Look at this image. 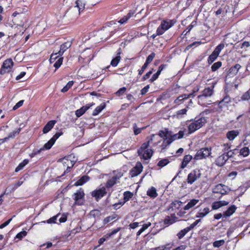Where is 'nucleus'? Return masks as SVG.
<instances>
[{
    "mask_svg": "<svg viewBox=\"0 0 250 250\" xmlns=\"http://www.w3.org/2000/svg\"><path fill=\"white\" fill-rule=\"evenodd\" d=\"M154 136V135H153L150 138L148 139L147 138V139H148V141L144 143L141 145L140 148L138 149L137 153L138 155L144 160H148L150 159L153 155V150L148 148V147L150 142L153 140V137Z\"/></svg>",
    "mask_w": 250,
    "mask_h": 250,
    "instance_id": "f257e3e1",
    "label": "nucleus"
},
{
    "mask_svg": "<svg viewBox=\"0 0 250 250\" xmlns=\"http://www.w3.org/2000/svg\"><path fill=\"white\" fill-rule=\"evenodd\" d=\"M207 123L205 117H196L188 126V133L191 134L201 128Z\"/></svg>",
    "mask_w": 250,
    "mask_h": 250,
    "instance_id": "f03ea898",
    "label": "nucleus"
},
{
    "mask_svg": "<svg viewBox=\"0 0 250 250\" xmlns=\"http://www.w3.org/2000/svg\"><path fill=\"white\" fill-rule=\"evenodd\" d=\"M230 190V189L228 186L222 184H219L212 188V192L213 193L221 194V196L219 197V199H220L222 196L227 194Z\"/></svg>",
    "mask_w": 250,
    "mask_h": 250,
    "instance_id": "7ed1b4c3",
    "label": "nucleus"
},
{
    "mask_svg": "<svg viewBox=\"0 0 250 250\" xmlns=\"http://www.w3.org/2000/svg\"><path fill=\"white\" fill-rule=\"evenodd\" d=\"M211 147H203L198 150L196 152L194 158L196 160H201L210 156L211 154Z\"/></svg>",
    "mask_w": 250,
    "mask_h": 250,
    "instance_id": "20e7f679",
    "label": "nucleus"
},
{
    "mask_svg": "<svg viewBox=\"0 0 250 250\" xmlns=\"http://www.w3.org/2000/svg\"><path fill=\"white\" fill-rule=\"evenodd\" d=\"M184 135V131L180 130L177 134H175L172 136L170 138H166L164 139L161 146L162 149H164L166 147L171 144L174 140L176 139H179L183 137Z\"/></svg>",
    "mask_w": 250,
    "mask_h": 250,
    "instance_id": "39448f33",
    "label": "nucleus"
},
{
    "mask_svg": "<svg viewBox=\"0 0 250 250\" xmlns=\"http://www.w3.org/2000/svg\"><path fill=\"white\" fill-rule=\"evenodd\" d=\"M174 22L172 21H164L158 27L156 30L157 35H162L164 32L171 27L174 25Z\"/></svg>",
    "mask_w": 250,
    "mask_h": 250,
    "instance_id": "423d86ee",
    "label": "nucleus"
},
{
    "mask_svg": "<svg viewBox=\"0 0 250 250\" xmlns=\"http://www.w3.org/2000/svg\"><path fill=\"white\" fill-rule=\"evenodd\" d=\"M14 65V62L11 59H8L5 60L0 69V74L3 75L11 71Z\"/></svg>",
    "mask_w": 250,
    "mask_h": 250,
    "instance_id": "0eeeda50",
    "label": "nucleus"
},
{
    "mask_svg": "<svg viewBox=\"0 0 250 250\" xmlns=\"http://www.w3.org/2000/svg\"><path fill=\"white\" fill-rule=\"evenodd\" d=\"M201 176V174L199 170H193L188 174L187 181L188 184L191 185L197 179L200 178Z\"/></svg>",
    "mask_w": 250,
    "mask_h": 250,
    "instance_id": "6e6552de",
    "label": "nucleus"
},
{
    "mask_svg": "<svg viewBox=\"0 0 250 250\" xmlns=\"http://www.w3.org/2000/svg\"><path fill=\"white\" fill-rule=\"evenodd\" d=\"M62 133L61 132H57L50 139L49 141H48L46 143H45L43 146L40 148L41 151H42L44 149L48 150L50 149L53 145L55 143L56 140L62 135Z\"/></svg>",
    "mask_w": 250,
    "mask_h": 250,
    "instance_id": "1a4fd4ad",
    "label": "nucleus"
},
{
    "mask_svg": "<svg viewBox=\"0 0 250 250\" xmlns=\"http://www.w3.org/2000/svg\"><path fill=\"white\" fill-rule=\"evenodd\" d=\"M107 193L105 188L102 187V188L95 190L91 192L92 197H95L96 201H99L102 197H103Z\"/></svg>",
    "mask_w": 250,
    "mask_h": 250,
    "instance_id": "9d476101",
    "label": "nucleus"
},
{
    "mask_svg": "<svg viewBox=\"0 0 250 250\" xmlns=\"http://www.w3.org/2000/svg\"><path fill=\"white\" fill-rule=\"evenodd\" d=\"M143 167L141 162H137L129 172V175L131 177H134L139 175L143 170Z\"/></svg>",
    "mask_w": 250,
    "mask_h": 250,
    "instance_id": "9b49d317",
    "label": "nucleus"
},
{
    "mask_svg": "<svg viewBox=\"0 0 250 250\" xmlns=\"http://www.w3.org/2000/svg\"><path fill=\"white\" fill-rule=\"evenodd\" d=\"M84 196V193L83 190L80 188L76 192L74 193V199L75 201L76 204L78 205H82L83 204V202L81 201L80 200L82 199Z\"/></svg>",
    "mask_w": 250,
    "mask_h": 250,
    "instance_id": "f8f14e48",
    "label": "nucleus"
},
{
    "mask_svg": "<svg viewBox=\"0 0 250 250\" xmlns=\"http://www.w3.org/2000/svg\"><path fill=\"white\" fill-rule=\"evenodd\" d=\"M231 102V99L229 96H226L220 101L217 102L218 107L222 110L223 109L227 106V104Z\"/></svg>",
    "mask_w": 250,
    "mask_h": 250,
    "instance_id": "ddd939ff",
    "label": "nucleus"
},
{
    "mask_svg": "<svg viewBox=\"0 0 250 250\" xmlns=\"http://www.w3.org/2000/svg\"><path fill=\"white\" fill-rule=\"evenodd\" d=\"M94 103H92L91 104H87L85 106H83L80 109L77 110L75 112V114L77 117H80L82 115H83L86 110H87L89 108H90L92 106L94 105Z\"/></svg>",
    "mask_w": 250,
    "mask_h": 250,
    "instance_id": "4468645a",
    "label": "nucleus"
},
{
    "mask_svg": "<svg viewBox=\"0 0 250 250\" xmlns=\"http://www.w3.org/2000/svg\"><path fill=\"white\" fill-rule=\"evenodd\" d=\"M198 104L202 106H207L208 105L211 104L212 103L211 101L208 100L207 97H203V96L199 95L197 97Z\"/></svg>",
    "mask_w": 250,
    "mask_h": 250,
    "instance_id": "2eb2a0df",
    "label": "nucleus"
},
{
    "mask_svg": "<svg viewBox=\"0 0 250 250\" xmlns=\"http://www.w3.org/2000/svg\"><path fill=\"white\" fill-rule=\"evenodd\" d=\"M228 160V159H227L226 154H222L216 158L215 160V164L219 167H222L225 164Z\"/></svg>",
    "mask_w": 250,
    "mask_h": 250,
    "instance_id": "dca6fc26",
    "label": "nucleus"
},
{
    "mask_svg": "<svg viewBox=\"0 0 250 250\" xmlns=\"http://www.w3.org/2000/svg\"><path fill=\"white\" fill-rule=\"evenodd\" d=\"M210 212L209 208L206 207L204 208H201L196 214V218H202L205 217Z\"/></svg>",
    "mask_w": 250,
    "mask_h": 250,
    "instance_id": "f3484780",
    "label": "nucleus"
},
{
    "mask_svg": "<svg viewBox=\"0 0 250 250\" xmlns=\"http://www.w3.org/2000/svg\"><path fill=\"white\" fill-rule=\"evenodd\" d=\"M56 123V121L55 120H51L49 121L43 128V133L44 134L48 133L54 127Z\"/></svg>",
    "mask_w": 250,
    "mask_h": 250,
    "instance_id": "a211bd4d",
    "label": "nucleus"
},
{
    "mask_svg": "<svg viewBox=\"0 0 250 250\" xmlns=\"http://www.w3.org/2000/svg\"><path fill=\"white\" fill-rule=\"evenodd\" d=\"M237 208V207L233 205L230 206L227 210H226L223 213V217L225 218H227L228 217L230 216L231 215H232L235 211H236Z\"/></svg>",
    "mask_w": 250,
    "mask_h": 250,
    "instance_id": "6ab92c4d",
    "label": "nucleus"
},
{
    "mask_svg": "<svg viewBox=\"0 0 250 250\" xmlns=\"http://www.w3.org/2000/svg\"><path fill=\"white\" fill-rule=\"evenodd\" d=\"M71 46V43L70 42H66L62 44L60 46V49L58 52L59 55L62 56L64 52Z\"/></svg>",
    "mask_w": 250,
    "mask_h": 250,
    "instance_id": "aec40b11",
    "label": "nucleus"
},
{
    "mask_svg": "<svg viewBox=\"0 0 250 250\" xmlns=\"http://www.w3.org/2000/svg\"><path fill=\"white\" fill-rule=\"evenodd\" d=\"M85 2L83 0H77L75 2L74 8H77L79 14L82 11L85 7Z\"/></svg>",
    "mask_w": 250,
    "mask_h": 250,
    "instance_id": "412c9836",
    "label": "nucleus"
},
{
    "mask_svg": "<svg viewBox=\"0 0 250 250\" xmlns=\"http://www.w3.org/2000/svg\"><path fill=\"white\" fill-rule=\"evenodd\" d=\"M213 93V87H208L205 88L202 91V94L200 96L207 97L208 98L210 97Z\"/></svg>",
    "mask_w": 250,
    "mask_h": 250,
    "instance_id": "4be33fe9",
    "label": "nucleus"
},
{
    "mask_svg": "<svg viewBox=\"0 0 250 250\" xmlns=\"http://www.w3.org/2000/svg\"><path fill=\"white\" fill-rule=\"evenodd\" d=\"M90 178L87 175L83 176L79 180H78L74 184L76 186H82L86 182H88Z\"/></svg>",
    "mask_w": 250,
    "mask_h": 250,
    "instance_id": "5701e85b",
    "label": "nucleus"
},
{
    "mask_svg": "<svg viewBox=\"0 0 250 250\" xmlns=\"http://www.w3.org/2000/svg\"><path fill=\"white\" fill-rule=\"evenodd\" d=\"M239 134V132L236 130H233L231 131H229L227 133V138L230 140H233Z\"/></svg>",
    "mask_w": 250,
    "mask_h": 250,
    "instance_id": "b1692460",
    "label": "nucleus"
},
{
    "mask_svg": "<svg viewBox=\"0 0 250 250\" xmlns=\"http://www.w3.org/2000/svg\"><path fill=\"white\" fill-rule=\"evenodd\" d=\"M194 96V93H190L189 94H182L176 98V99L175 100V103L178 104L179 102L182 101L189 98L191 97H193Z\"/></svg>",
    "mask_w": 250,
    "mask_h": 250,
    "instance_id": "393cba45",
    "label": "nucleus"
},
{
    "mask_svg": "<svg viewBox=\"0 0 250 250\" xmlns=\"http://www.w3.org/2000/svg\"><path fill=\"white\" fill-rule=\"evenodd\" d=\"M199 200L193 199L191 200L184 208L185 210H188L190 208L195 206L198 202Z\"/></svg>",
    "mask_w": 250,
    "mask_h": 250,
    "instance_id": "a878e982",
    "label": "nucleus"
},
{
    "mask_svg": "<svg viewBox=\"0 0 250 250\" xmlns=\"http://www.w3.org/2000/svg\"><path fill=\"white\" fill-rule=\"evenodd\" d=\"M192 156L190 155H187L185 156L181 166V168L183 169L186 167L187 166L188 163L192 159Z\"/></svg>",
    "mask_w": 250,
    "mask_h": 250,
    "instance_id": "bb28decb",
    "label": "nucleus"
},
{
    "mask_svg": "<svg viewBox=\"0 0 250 250\" xmlns=\"http://www.w3.org/2000/svg\"><path fill=\"white\" fill-rule=\"evenodd\" d=\"M146 194L148 196H149L151 198H156L158 196V194L157 193L156 189L153 187H151L150 188H149L147 190V191L146 192Z\"/></svg>",
    "mask_w": 250,
    "mask_h": 250,
    "instance_id": "cd10ccee",
    "label": "nucleus"
},
{
    "mask_svg": "<svg viewBox=\"0 0 250 250\" xmlns=\"http://www.w3.org/2000/svg\"><path fill=\"white\" fill-rule=\"evenodd\" d=\"M105 107V103H102L98 106L93 111L92 115L96 116L100 113Z\"/></svg>",
    "mask_w": 250,
    "mask_h": 250,
    "instance_id": "c85d7f7f",
    "label": "nucleus"
},
{
    "mask_svg": "<svg viewBox=\"0 0 250 250\" xmlns=\"http://www.w3.org/2000/svg\"><path fill=\"white\" fill-rule=\"evenodd\" d=\"M218 56L219 55H218L217 54L213 51L212 53L208 57V63L209 64H211L212 63H213L217 58Z\"/></svg>",
    "mask_w": 250,
    "mask_h": 250,
    "instance_id": "c756f323",
    "label": "nucleus"
},
{
    "mask_svg": "<svg viewBox=\"0 0 250 250\" xmlns=\"http://www.w3.org/2000/svg\"><path fill=\"white\" fill-rule=\"evenodd\" d=\"M190 230V228L188 227H187L185 228L184 229L181 230L180 231H179L177 234V236H178V238L181 239L183 237L185 236V235Z\"/></svg>",
    "mask_w": 250,
    "mask_h": 250,
    "instance_id": "7c9ffc66",
    "label": "nucleus"
},
{
    "mask_svg": "<svg viewBox=\"0 0 250 250\" xmlns=\"http://www.w3.org/2000/svg\"><path fill=\"white\" fill-rule=\"evenodd\" d=\"M29 161L27 159H24L21 163L15 169V172H18L20 170L23 169V168L28 164Z\"/></svg>",
    "mask_w": 250,
    "mask_h": 250,
    "instance_id": "2f4dec72",
    "label": "nucleus"
},
{
    "mask_svg": "<svg viewBox=\"0 0 250 250\" xmlns=\"http://www.w3.org/2000/svg\"><path fill=\"white\" fill-rule=\"evenodd\" d=\"M222 65V62L220 61L214 63L211 67V71L212 72L217 71L219 68L221 67Z\"/></svg>",
    "mask_w": 250,
    "mask_h": 250,
    "instance_id": "473e14b6",
    "label": "nucleus"
},
{
    "mask_svg": "<svg viewBox=\"0 0 250 250\" xmlns=\"http://www.w3.org/2000/svg\"><path fill=\"white\" fill-rule=\"evenodd\" d=\"M61 57V55H59V54H58V52L56 53H53L50 56L49 62L51 63H52L54 62L59 58Z\"/></svg>",
    "mask_w": 250,
    "mask_h": 250,
    "instance_id": "72a5a7b5",
    "label": "nucleus"
},
{
    "mask_svg": "<svg viewBox=\"0 0 250 250\" xmlns=\"http://www.w3.org/2000/svg\"><path fill=\"white\" fill-rule=\"evenodd\" d=\"M146 127H143L141 128L138 127L136 124H134L133 125V129L134 133L135 135H137L139 134H140L142 132V131Z\"/></svg>",
    "mask_w": 250,
    "mask_h": 250,
    "instance_id": "f704fd0d",
    "label": "nucleus"
},
{
    "mask_svg": "<svg viewBox=\"0 0 250 250\" xmlns=\"http://www.w3.org/2000/svg\"><path fill=\"white\" fill-rule=\"evenodd\" d=\"M63 58L62 57L59 58L56 61L54 62V66L55 67L56 69H58L62 65L63 62Z\"/></svg>",
    "mask_w": 250,
    "mask_h": 250,
    "instance_id": "c9c22d12",
    "label": "nucleus"
},
{
    "mask_svg": "<svg viewBox=\"0 0 250 250\" xmlns=\"http://www.w3.org/2000/svg\"><path fill=\"white\" fill-rule=\"evenodd\" d=\"M250 149L248 147H244L240 150V154L244 157H247L249 155Z\"/></svg>",
    "mask_w": 250,
    "mask_h": 250,
    "instance_id": "e433bc0d",
    "label": "nucleus"
},
{
    "mask_svg": "<svg viewBox=\"0 0 250 250\" xmlns=\"http://www.w3.org/2000/svg\"><path fill=\"white\" fill-rule=\"evenodd\" d=\"M21 130V128H18L16 130H13L12 132L9 133L8 137L10 138H14L16 135L19 134Z\"/></svg>",
    "mask_w": 250,
    "mask_h": 250,
    "instance_id": "4c0bfd02",
    "label": "nucleus"
},
{
    "mask_svg": "<svg viewBox=\"0 0 250 250\" xmlns=\"http://www.w3.org/2000/svg\"><path fill=\"white\" fill-rule=\"evenodd\" d=\"M120 60L121 57L120 56H117L115 58L112 60L110 64L113 67H116L118 64Z\"/></svg>",
    "mask_w": 250,
    "mask_h": 250,
    "instance_id": "58836bf2",
    "label": "nucleus"
},
{
    "mask_svg": "<svg viewBox=\"0 0 250 250\" xmlns=\"http://www.w3.org/2000/svg\"><path fill=\"white\" fill-rule=\"evenodd\" d=\"M151 225V223L148 222L147 224H144L142 228H141L139 231L137 232V235H140L142 233H143L146 229L150 226Z\"/></svg>",
    "mask_w": 250,
    "mask_h": 250,
    "instance_id": "ea45409f",
    "label": "nucleus"
},
{
    "mask_svg": "<svg viewBox=\"0 0 250 250\" xmlns=\"http://www.w3.org/2000/svg\"><path fill=\"white\" fill-rule=\"evenodd\" d=\"M224 47L225 44L224 43H221L216 47L213 52L218 55H219L220 53L224 48Z\"/></svg>",
    "mask_w": 250,
    "mask_h": 250,
    "instance_id": "a19ab883",
    "label": "nucleus"
},
{
    "mask_svg": "<svg viewBox=\"0 0 250 250\" xmlns=\"http://www.w3.org/2000/svg\"><path fill=\"white\" fill-rule=\"evenodd\" d=\"M58 216V215H55L53 216L52 217L50 218V219L47 220L46 221H43L40 223H48V224H52V223H56V221L57 219V217Z\"/></svg>",
    "mask_w": 250,
    "mask_h": 250,
    "instance_id": "79ce46f5",
    "label": "nucleus"
},
{
    "mask_svg": "<svg viewBox=\"0 0 250 250\" xmlns=\"http://www.w3.org/2000/svg\"><path fill=\"white\" fill-rule=\"evenodd\" d=\"M169 161L168 160V159H163L161 160H160L157 165L158 166L160 167H165V166H166L167 164H168L169 163Z\"/></svg>",
    "mask_w": 250,
    "mask_h": 250,
    "instance_id": "37998d69",
    "label": "nucleus"
},
{
    "mask_svg": "<svg viewBox=\"0 0 250 250\" xmlns=\"http://www.w3.org/2000/svg\"><path fill=\"white\" fill-rule=\"evenodd\" d=\"M73 83V81L68 82L67 84L62 89V92H65L67 91L72 87Z\"/></svg>",
    "mask_w": 250,
    "mask_h": 250,
    "instance_id": "c03bdc74",
    "label": "nucleus"
},
{
    "mask_svg": "<svg viewBox=\"0 0 250 250\" xmlns=\"http://www.w3.org/2000/svg\"><path fill=\"white\" fill-rule=\"evenodd\" d=\"M117 215L116 214H113L111 216H109L108 217H106L105 218L103 221V223L104 225L107 224V223L109 222L110 221L113 220V219H115L116 218Z\"/></svg>",
    "mask_w": 250,
    "mask_h": 250,
    "instance_id": "a18cd8bd",
    "label": "nucleus"
},
{
    "mask_svg": "<svg viewBox=\"0 0 250 250\" xmlns=\"http://www.w3.org/2000/svg\"><path fill=\"white\" fill-rule=\"evenodd\" d=\"M125 202L128 201L133 196V194L130 191H126L124 194Z\"/></svg>",
    "mask_w": 250,
    "mask_h": 250,
    "instance_id": "49530a36",
    "label": "nucleus"
},
{
    "mask_svg": "<svg viewBox=\"0 0 250 250\" xmlns=\"http://www.w3.org/2000/svg\"><path fill=\"white\" fill-rule=\"evenodd\" d=\"M236 151H237V149H234L232 150L230 149L229 151H227V153L226 154L227 159H229L230 158L233 157L236 154Z\"/></svg>",
    "mask_w": 250,
    "mask_h": 250,
    "instance_id": "de8ad7c7",
    "label": "nucleus"
},
{
    "mask_svg": "<svg viewBox=\"0 0 250 250\" xmlns=\"http://www.w3.org/2000/svg\"><path fill=\"white\" fill-rule=\"evenodd\" d=\"M27 235V232L25 230L21 231L18 233L16 237H15V239H19V240H21L22 238L25 237Z\"/></svg>",
    "mask_w": 250,
    "mask_h": 250,
    "instance_id": "09e8293b",
    "label": "nucleus"
},
{
    "mask_svg": "<svg viewBox=\"0 0 250 250\" xmlns=\"http://www.w3.org/2000/svg\"><path fill=\"white\" fill-rule=\"evenodd\" d=\"M121 228L120 227L118 228L113 230L110 233L105 234V237H106V238H109L113 235L115 234L117 232H118L121 230Z\"/></svg>",
    "mask_w": 250,
    "mask_h": 250,
    "instance_id": "8fccbe9b",
    "label": "nucleus"
},
{
    "mask_svg": "<svg viewBox=\"0 0 250 250\" xmlns=\"http://www.w3.org/2000/svg\"><path fill=\"white\" fill-rule=\"evenodd\" d=\"M155 56V53L152 52L147 57L145 63L148 65L153 60Z\"/></svg>",
    "mask_w": 250,
    "mask_h": 250,
    "instance_id": "3c124183",
    "label": "nucleus"
},
{
    "mask_svg": "<svg viewBox=\"0 0 250 250\" xmlns=\"http://www.w3.org/2000/svg\"><path fill=\"white\" fill-rule=\"evenodd\" d=\"M116 183L117 182L114 180V179L111 178L107 181L106 184V187L107 188H110L113 186L115 184H116Z\"/></svg>",
    "mask_w": 250,
    "mask_h": 250,
    "instance_id": "603ef678",
    "label": "nucleus"
},
{
    "mask_svg": "<svg viewBox=\"0 0 250 250\" xmlns=\"http://www.w3.org/2000/svg\"><path fill=\"white\" fill-rule=\"evenodd\" d=\"M187 112V109L186 108H184L177 111L176 112V115L178 118H182L183 115L186 114Z\"/></svg>",
    "mask_w": 250,
    "mask_h": 250,
    "instance_id": "864d4df0",
    "label": "nucleus"
},
{
    "mask_svg": "<svg viewBox=\"0 0 250 250\" xmlns=\"http://www.w3.org/2000/svg\"><path fill=\"white\" fill-rule=\"evenodd\" d=\"M225 244V241L224 240H220L215 241L213 243V246L215 248H219L220 246L223 245Z\"/></svg>",
    "mask_w": 250,
    "mask_h": 250,
    "instance_id": "5fc2aeb1",
    "label": "nucleus"
},
{
    "mask_svg": "<svg viewBox=\"0 0 250 250\" xmlns=\"http://www.w3.org/2000/svg\"><path fill=\"white\" fill-rule=\"evenodd\" d=\"M238 73V71L233 68V66L231 67L228 71V75L230 77H233L236 75Z\"/></svg>",
    "mask_w": 250,
    "mask_h": 250,
    "instance_id": "6e6d98bb",
    "label": "nucleus"
},
{
    "mask_svg": "<svg viewBox=\"0 0 250 250\" xmlns=\"http://www.w3.org/2000/svg\"><path fill=\"white\" fill-rule=\"evenodd\" d=\"M243 101H248L250 99V90L244 93L241 97Z\"/></svg>",
    "mask_w": 250,
    "mask_h": 250,
    "instance_id": "4d7b16f0",
    "label": "nucleus"
},
{
    "mask_svg": "<svg viewBox=\"0 0 250 250\" xmlns=\"http://www.w3.org/2000/svg\"><path fill=\"white\" fill-rule=\"evenodd\" d=\"M168 134V130L167 129H165L164 130H160L159 133V135L162 138L166 137V138H167V136Z\"/></svg>",
    "mask_w": 250,
    "mask_h": 250,
    "instance_id": "13d9d810",
    "label": "nucleus"
},
{
    "mask_svg": "<svg viewBox=\"0 0 250 250\" xmlns=\"http://www.w3.org/2000/svg\"><path fill=\"white\" fill-rule=\"evenodd\" d=\"M223 149L222 150L223 154H226L227 151H229L230 149V145L229 144H224L223 145Z\"/></svg>",
    "mask_w": 250,
    "mask_h": 250,
    "instance_id": "bf43d9fd",
    "label": "nucleus"
},
{
    "mask_svg": "<svg viewBox=\"0 0 250 250\" xmlns=\"http://www.w3.org/2000/svg\"><path fill=\"white\" fill-rule=\"evenodd\" d=\"M211 207L213 210H216L221 208L219 201H215L212 203Z\"/></svg>",
    "mask_w": 250,
    "mask_h": 250,
    "instance_id": "052dcab7",
    "label": "nucleus"
},
{
    "mask_svg": "<svg viewBox=\"0 0 250 250\" xmlns=\"http://www.w3.org/2000/svg\"><path fill=\"white\" fill-rule=\"evenodd\" d=\"M160 74V71H157V72L156 73L152 75V77L149 80V82L151 83H153V82H154L158 78Z\"/></svg>",
    "mask_w": 250,
    "mask_h": 250,
    "instance_id": "680f3d73",
    "label": "nucleus"
},
{
    "mask_svg": "<svg viewBox=\"0 0 250 250\" xmlns=\"http://www.w3.org/2000/svg\"><path fill=\"white\" fill-rule=\"evenodd\" d=\"M201 222V219L200 218L199 219L196 220L195 222H194L192 224H191L189 227L190 229L191 230L193 229L195 226H196L200 222Z\"/></svg>",
    "mask_w": 250,
    "mask_h": 250,
    "instance_id": "e2e57ef3",
    "label": "nucleus"
},
{
    "mask_svg": "<svg viewBox=\"0 0 250 250\" xmlns=\"http://www.w3.org/2000/svg\"><path fill=\"white\" fill-rule=\"evenodd\" d=\"M24 101L21 100L18 103H17L16 105L14 106L13 107V110H15L19 108L23 104Z\"/></svg>",
    "mask_w": 250,
    "mask_h": 250,
    "instance_id": "0e129e2a",
    "label": "nucleus"
},
{
    "mask_svg": "<svg viewBox=\"0 0 250 250\" xmlns=\"http://www.w3.org/2000/svg\"><path fill=\"white\" fill-rule=\"evenodd\" d=\"M153 69H152V70L148 71L147 73H146L142 78L143 81H145L148 79L150 77V76L152 73Z\"/></svg>",
    "mask_w": 250,
    "mask_h": 250,
    "instance_id": "69168bd1",
    "label": "nucleus"
},
{
    "mask_svg": "<svg viewBox=\"0 0 250 250\" xmlns=\"http://www.w3.org/2000/svg\"><path fill=\"white\" fill-rule=\"evenodd\" d=\"M12 16L14 17L17 16H19L20 17H24L25 14L23 12H18V11H16L13 13Z\"/></svg>",
    "mask_w": 250,
    "mask_h": 250,
    "instance_id": "338daca9",
    "label": "nucleus"
},
{
    "mask_svg": "<svg viewBox=\"0 0 250 250\" xmlns=\"http://www.w3.org/2000/svg\"><path fill=\"white\" fill-rule=\"evenodd\" d=\"M149 85H147L145 86L141 91V93L142 95L146 94L148 91Z\"/></svg>",
    "mask_w": 250,
    "mask_h": 250,
    "instance_id": "774afa93",
    "label": "nucleus"
}]
</instances>
